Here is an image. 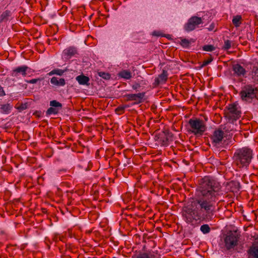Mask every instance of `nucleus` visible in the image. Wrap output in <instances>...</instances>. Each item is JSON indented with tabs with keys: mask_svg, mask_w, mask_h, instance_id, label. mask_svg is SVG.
I'll return each mask as SVG.
<instances>
[{
	"mask_svg": "<svg viewBox=\"0 0 258 258\" xmlns=\"http://www.w3.org/2000/svg\"><path fill=\"white\" fill-rule=\"evenodd\" d=\"M219 182L210 176L202 178L197 189V198L190 207L182 212L184 220L194 225L198 220H211L214 214L215 204L221 195Z\"/></svg>",
	"mask_w": 258,
	"mask_h": 258,
	"instance_id": "1",
	"label": "nucleus"
},
{
	"mask_svg": "<svg viewBox=\"0 0 258 258\" xmlns=\"http://www.w3.org/2000/svg\"><path fill=\"white\" fill-rule=\"evenodd\" d=\"M253 157L252 150L248 147L238 149L233 156V164L239 168H247Z\"/></svg>",
	"mask_w": 258,
	"mask_h": 258,
	"instance_id": "2",
	"label": "nucleus"
},
{
	"mask_svg": "<svg viewBox=\"0 0 258 258\" xmlns=\"http://www.w3.org/2000/svg\"><path fill=\"white\" fill-rule=\"evenodd\" d=\"M189 132L195 135H202L206 130L203 120L199 118H191L188 120Z\"/></svg>",
	"mask_w": 258,
	"mask_h": 258,
	"instance_id": "3",
	"label": "nucleus"
},
{
	"mask_svg": "<svg viewBox=\"0 0 258 258\" xmlns=\"http://www.w3.org/2000/svg\"><path fill=\"white\" fill-rule=\"evenodd\" d=\"M257 93V90L255 87L252 85H247L242 88L240 95L243 101L250 102L256 97Z\"/></svg>",
	"mask_w": 258,
	"mask_h": 258,
	"instance_id": "4",
	"label": "nucleus"
},
{
	"mask_svg": "<svg viewBox=\"0 0 258 258\" xmlns=\"http://www.w3.org/2000/svg\"><path fill=\"white\" fill-rule=\"evenodd\" d=\"M226 116L232 120H236L241 116V111L237 104L233 103L228 105Z\"/></svg>",
	"mask_w": 258,
	"mask_h": 258,
	"instance_id": "5",
	"label": "nucleus"
},
{
	"mask_svg": "<svg viewBox=\"0 0 258 258\" xmlns=\"http://www.w3.org/2000/svg\"><path fill=\"white\" fill-rule=\"evenodd\" d=\"M203 23L201 18L197 16L191 17L184 25V29L187 32L195 30L199 25Z\"/></svg>",
	"mask_w": 258,
	"mask_h": 258,
	"instance_id": "6",
	"label": "nucleus"
},
{
	"mask_svg": "<svg viewBox=\"0 0 258 258\" xmlns=\"http://www.w3.org/2000/svg\"><path fill=\"white\" fill-rule=\"evenodd\" d=\"M238 239L239 237L236 233L231 232L228 233L224 240L227 249H230L237 245Z\"/></svg>",
	"mask_w": 258,
	"mask_h": 258,
	"instance_id": "7",
	"label": "nucleus"
},
{
	"mask_svg": "<svg viewBox=\"0 0 258 258\" xmlns=\"http://www.w3.org/2000/svg\"><path fill=\"white\" fill-rule=\"evenodd\" d=\"M247 258H258V236L247 250Z\"/></svg>",
	"mask_w": 258,
	"mask_h": 258,
	"instance_id": "8",
	"label": "nucleus"
},
{
	"mask_svg": "<svg viewBox=\"0 0 258 258\" xmlns=\"http://www.w3.org/2000/svg\"><path fill=\"white\" fill-rule=\"evenodd\" d=\"M224 133L222 130L220 129L216 130L211 138L212 143L214 144L215 146L220 145L224 138Z\"/></svg>",
	"mask_w": 258,
	"mask_h": 258,
	"instance_id": "9",
	"label": "nucleus"
},
{
	"mask_svg": "<svg viewBox=\"0 0 258 258\" xmlns=\"http://www.w3.org/2000/svg\"><path fill=\"white\" fill-rule=\"evenodd\" d=\"M161 136L160 141L163 146H168L169 142L173 140V134L168 130L163 131Z\"/></svg>",
	"mask_w": 258,
	"mask_h": 258,
	"instance_id": "10",
	"label": "nucleus"
},
{
	"mask_svg": "<svg viewBox=\"0 0 258 258\" xmlns=\"http://www.w3.org/2000/svg\"><path fill=\"white\" fill-rule=\"evenodd\" d=\"M145 96V92H141L138 94H128L124 97L127 101H135V104H140L143 101V99Z\"/></svg>",
	"mask_w": 258,
	"mask_h": 258,
	"instance_id": "11",
	"label": "nucleus"
},
{
	"mask_svg": "<svg viewBox=\"0 0 258 258\" xmlns=\"http://www.w3.org/2000/svg\"><path fill=\"white\" fill-rule=\"evenodd\" d=\"M168 76L167 72L163 70L162 73L155 78L153 85L155 86H157L165 84L167 80Z\"/></svg>",
	"mask_w": 258,
	"mask_h": 258,
	"instance_id": "12",
	"label": "nucleus"
},
{
	"mask_svg": "<svg viewBox=\"0 0 258 258\" xmlns=\"http://www.w3.org/2000/svg\"><path fill=\"white\" fill-rule=\"evenodd\" d=\"M28 69L29 68L26 66L18 67L12 71V76L15 77H18L19 74H21L23 77H26Z\"/></svg>",
	"mask_w": 258,
	"mask_h": 258,
	"instance_id": "13",
	"label": "nucleus"
},
{
	"mask_svg": "<svg viewBox=\"0 0 258 258\" xmlns=\"http://www.w3.org/2000/svg\"><path fill=\"white\" fill-rule=\"evenodd\" d=\"M232 70L234 72V75L237 77H243L246 74L245 69L239 64L233 65Z\"/></svg>",
	"mask_w": 258,
	"mask_h": 258,
	"instance_id": "14",
	"label": "nucleus"
},
{
	"mask_svg": "<svg viewBox=\"0 0 258 258\" xmlns=\"http://www.w3.org/2000/svg\"><path fill=\"white\" fill-rule=\"evenodd\" d=\"M153 251H147L139 252L134 256L133 258H156Z\"/></svg>",
	"mask_w": 258,
	"mask_h": 258,
	"instance_id": "15",
	"label": "nucleus"
},
{
	"mask_svg": "<svg viewBox=\"0 0 258 258\" xmlns=\"http://www.w3.org/2000/svg\"><path fill=\"white\" fill-rule=\"evenodd\" d=\"M77 49L74 47H69L63 51V55L65 58L69 59L77 53Z\"/></svg>",
	"mask_w": 258,
	"mask_h": 258,
	"instance_id": "16",
	"label": "nucleus"
},
{
	"mask_svg": "<svg viewBox=\"0 0 258 258\" xmlns=\"http://www.w3.org/2000/svg\"><path fill=\"white\" fill-rule=\"evenodd\" d=\"M76 80L78 81L80 85L87 86L89 85V78L83 74L78 76L76 78Z\"/></svg>",
	"mask_w": 258,
	"mask_h": 258,
	"instance_id": "17",
	"label": "nucleus"
},
{
	"mask_svg": "<svg viewBox=\"0 0 258 258\" xmlns=\"http://www.w3.org/2000/svg\"><path fill=\"white\" fill-rule=\"evenodd\" d=\"M50 83L51 84L56 86H63L66 84L65 80L63 78H60L53 77L50 79Z\"/></svg>",
	"mask_w": 258,
	"mask_h": 258,
	"instance_id": "18",
	"label": "nucleus"
},
{
	"mask_svg": "<svg viewBox=\"0 0 258 258\" xmlns=\"http://www.w3.org/2000/svg\"><path fill=\"white\" fill-rule=\"evenodd\" d=\"M119 76L125 79H130L132 78L131 73L127 70H123L119 72Z\"/></svg>",
	"mask_w": 258,
	"mask_h": 258,
	"instance_id": "19",
	"label": "nucleus"
},
{
	"mask_svg": "<svg viewBox=\"0 0 258 258\" xmlns=\"http://www.w3.org/2000/svg\"><path fill=\"white\" fill-rule=\"evenodd\" d=\"M10 13L9 11L6 10L4 11L0 16V23L8 21L10 16Z\"/></svg>",
	"mask_w": 258,
	"mask_h": 258,
	"instance_id": "20",
	"label": "nucleus"
},
{
	"mask_svg": "<svg viewBox=\"0 0 258 258\" xmlns=\"http://www.w3.org/2000/svg\"><path fill=\"white\" fill-rule=\"evenodd\" d=\"M64 70L59 69H55L49 72L47 75L49 76H52L53 75H56L61 76L64 74Z\"/></svg>",
	"mask_w": 258,
	"mask_h": 258,
	"instance_id": "21",
	"label": "nucleus"
},
{
	"mask_svg": "<svg viewBox=\"0 0 258 258\" xmlns=\"http://www.w3.org/2000/svg\"><path fill=\"white\" fill-rule=\"evenodd\" d=\"M242 17L240 15H237L234 16L232 19V23L233 25L236 27H239L241 23Z\"/></svg>",
	"mask_w": 258,
	"mask_h": 258,
	"instance_id": "22",
	"label": "nucleus"
},
{
	"mask_svg": "<svg viewBox=\"0 0 258 258\" xmlns=\"http://www.w3.org/2000/svg\"><path fill=\"white\" fill-rule=\"evenodd\" d=\"M252 78L254 82L258 83V68L253 67L251 72Z\"/></svg>",
	"mask_w": 258,
	"mask_h": 258,
	"instance_id": "23",
	"label": "nucleus"
},
{
	"mask_svg": "<svg viewBox=\"0 0 258 258\" xmlns=\"http://www.w3.org/2000/svg\"><path fill=\"white\" fill-rule=\"evenodd\" d=\"M12 108V107L11 105L9 104H3L1 105V107L0 108L1 111L5 113H9L10 111L11 110Z\"/></svg>",
	"mask_w": 258,
	"mask_h": 258,
	"instance_id": "24",
	"label": "nucleus"
},
{
	"mask_svg": "<svg viewBox=\"0 0 258 258\" xmlns=\"http://www.w3.org/2000/svg\"><path fill=\"white\" fill-rule=\"evenodd\" d=\"M50 106L55 108H57L58 110H60L62 107V104L56 100L51 101L50 102Z\"/></svg>",
	"mask_w": 258,
	"mask_h": 258,
	"instance_id": "25",
	"label": "nucleus"
},
{
	"mask_svg": "<svg viewBox=\"0 0 258 258\" xmlns=\"http://www.w3.org/2000/svg\"><path fill=\"white\" fill-rule=\"evenodd\" d=\"M200 230L203 234H208L211 231V228L208 224H203L200 227Z\"/></svg>",
	"mask_w": 258,
	"mask_h": 258,
	"instance_id": "26",
	"label": "nucleus"
},
{
	"mask_svg": "<svg viewBox=\"0 0 258 258\" xmlns=\"http://www.w3.org/2000/svg\"><path fill=\"white\" fill-rule=\"evenodd\" d=\"M58 174L61 176H70L71 171L66 169H61L58 170Z\"/></svg>",
	"mask_w": 258,
	"mask_h": 258,
	"instance_id": "27",
	"label": "nucleus"
},
{
	"mask_svg": "<svg viewBox=\"0 0 258 258\" xmlns=\"http://www.w3.org/2000/svg\"><path fill=\"white\" fill-rule=\"evenodd\" d=\"M59 110L57 108H55L52 107L49 108L46 111L47 115L56 114L58 112Z\"/></svg>",
	"mask_w": 258,
	"mask_h": 258,
	"instance_id": "28",
	"label": "nucleus"
},
{
	"mask_svg": "<svg viewBox=\"0 0 258 258\" xmlns=\"http://www.w3.org/2000/svg\"><path fill=\"white\" fill-rule=\"evenodd\" d=\"M126 107V106H119L115 110V111L117 114H122L124 112V109Z\"/></svg>",
	"mask_w": 258,
	"mask_h": 258,
	"instance_id": "29",
	"label": "nucleus"
},
{
	"mask_svg": "<svg viewBox=\"0 0 258 258\" xmlns=\"http://www.w3.org/2000/svg\"><path fill=\"white\" fill-rule=\"evenodd\" d=\"M215 49V47L213 45H206L203 47V50L205 51H212Z\"/></svg>",
	"mask_w": 258,
	"mask_h": 258,
	"instance_id": "30",
	"label": "nucleus"
},
{
	"mask_svg": "<svg viewBox=\"0 0 258 258\" xmlns=\"http://www.w3.org/2000/svg\"><path fill=\"white\" fill-rule=\"evenodd\" d=\"M99 76L106 80H109L110 78V75L108 73L101 72L98 73Z\"/></svg>",
	"mask_w": 258,
	"mask_h": 258,
	"instance_id": "31",
	"label": "nucleus"
},
{
	"mask_svg": "<svg viewBox=\"0 0 258 258\" xmlns=\"http://www.w3.org/2000/svg\"><path fill=\"white\" fill-rule=\"evenodd\" d=\"M43 80V78H37V79H31L30 80H25V82L29 83V84H36L38 81H42Z\"/></svg>",
	"mask_w": 258,
	"mask_h": 258,
	"instance_id": "32",
	"label": "nucleus"
},
{
	"mask_svg": "<svg viewBox=\"0 0 258 258\" xmlns=\"http://www.w3.org/2000/svg\"><path fill=\"white\" fill-rule=\"evenodd\" d=\"M231 41L229 40H226L224 41V44L223 46V48L225 50H228L231 48Z\"/></svg>",
	"mask_w": 258,
	"mask_h": 258,
	"instance_id": "33",
	"label": "nucleus"
},
{
	"mask_svg": "<svg viewBox=\"0 0 258 258\" xmlns=\"http://www.w3.org/2000/svg\"><path fill=\"white\" fill-rule=\"evenodd\" d=\"M189 41L186 39H182L181 41V45L183 47H187L189 45Z\"/></svg>",
	"mask_w": 258,
	"mask_h": 258,
	"instance_id": "34",
	"label": "nucleus"
},
{
	"mask_svg": "<svg viewBox=\"0 0 258 258\" xmlns=\"http://www.w3.org/2000/svg\"><path fill=\"white\" fill-rule=\"evenodd\" d=\"M27 108V104L26 103H22L17 106V108L19 111H22L26 109Z\"/></svg>",
	"mask_w": 258,
	"mask_h": 258,
	"instance_id": "35",
	"label": "nucleus"
},
{
	"mask_svg": "<svg viewBox=\"0 0 258 258\" xmlns=\"http://www.w3.org/2000/svg\"><path fill=\"white\" fill-rule=\"evenodd\" d=\"M6 95L3 88L0 85V97L4 96Z\"/></svg>",
	"mask_w": 258,
	"mask_h": 258,
	"instance_id": "36",
	"label": "nucleus"
},
{
	"mask_svg": "<svg viewBox=\"0 0 258 258\" xmlns=\"http://www.w3.org/2000/svg\"><path fill=\"white\" fill-rule=\"evenodd\" d=\"M212 59H211L204 60L203 63V66H206L208 65L212 61Z\"/></svg>",
	"mask_w": 258,
	"mask_h": 258,
	"instance_id": "37",
	"label": "nucleus"
},
{
	"mask_svg": "<svg viewBox=\"0 0 258 258\" xmlns=\"http://www.w3.org/2000/svg\"><path fill=\"white\" fill-rule=\"evenodd\" d=\"M140 87V84H135V85H133L132 86V88L134 89V90H137L138 88H139Z\"/></svg>",
	"mask_w": 258,
	"mask_h": 258,
	"instance_id": "38",
	"label": "nucleus"
},
{
	"mask_svg": "<svg viewBox=\"0 0 258 258\" xmlns=\"http://www.w3.org/2000/svg\"><path fill=\"white\" fill-rule=\"evenodd\" d=\"M153 35L157 36H161V34L159 31H154L153 32Z\"/></svg>",
	"mask_w": 258,
	"mask_h": 258,
	"instance_id": "39",
	"label": "nucleus"
},
{
	"mask_svg": "<svg viewBox=\"0 0 258 258\" xmlns=\"http://www.w3.org/2000/svg\"><path fill=\"white\" fill-rule=\"evenodd\" d=\"M12 246V245H7V247H6V251H8V252H9V251H10V248H11Z\"/></svg>",
	"mask_w": 258,
	"mask_h": 258,
	"instance_id": "40",
	"label": "nucleus"
},
{
	"mask_svg": "<svg viewBox=\"0 0 258 258\" xmlns=\"http://www.w3.org/2000/svg\"><path fill=\"white\" fill-rule=\"evenodd\" d=\"M3 245V243L0 242V247Z\"/></svg>",
	"mask_w": 258,
	"mask_h": 258,
	"instance_id": "41",
	"label": "nucleus"
}]
</instances>
